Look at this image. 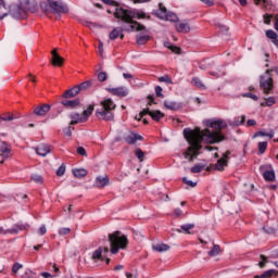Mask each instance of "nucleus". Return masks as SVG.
Instances as JSON below:
<instances>
[{
  "mask_svg": "<svg viewBox=\"0 0 278 278\" xmlns=\"http://www.w3.org/2000/svg\"><path fill=\"white\" fill-rule=\"evenodd\" d=\"M135 155L136 157H138V160L140 162H143L144 160V152H142V150L140 148H138L136 151H135Z\"/></svg>",
  "mask_w": 278,
  "mask_h": 278,
  "instance_id": "79ce46f5",
  "label": "nucleus"
},
{
  "mask_svg": "<svg viewBox=\"0 0 278 278\" xmlns=\"http://www.w3.org/2000/svg\"><path fill=\"white\" fill-rule=\"evenodd\" d=\"M41 277L43 278H51V277H58V275H51L49 271L41 273Z\"/></svg>",
  "mask_w": 278,
  "mask_h": 278,
  "instance_id": "0e129e2a",
  "label": "nucleus"
},
{
  "mask_svg": "<svg viewBox=\"0 0 278 278\" xmlns=\"http://www.w3.org/2000/svg\"><path fill=\"white\" fill-rule=\"evenodd\" d=\"M71 233V228H60L59 236H68Z\"/></svg>",
  "mask_w": 278,
  "mask_h": 278,
  "instance_id": "603ef678",
  "label": "nucleus"
},
{
  "mask_svg": "<svg viewBox=\"0 0 278 278\" xmlns=\"http://www.w3.org/2000/svg\"><path fill=\"white\" fill-rule=\"evenodd\" d=\"M261 260H262V262L258 263V266H260V268H264V266H266V264H268V258L264 254H261Z\"/></svg>",
  "mask_w": 278,
  "mask_h": 278,
  "instance_id": "de8ad7c7",
  "label": "nucleus"
},
{
  "mask_svg": "<svg viewBox=\"0 0 278 278\" xmlns=\"http://www.w3.org/2000/svg\"><path fill=\"white\" fill-rule=\"evenodd\" d=\"M99 81H105L108 79V74L105 72H100L98 74Z\"/></svg>",
  "mask_w": 278,
  "mask_h": 278,
  "instance_id": "864d4df0",
  "label": "nucleus"
},
{
  "mask_svg": "<svg viewBox=\"0 0 278 278\" xmlns=\"http://www.w3.org/2000/svg\"><path fill=\"white\" fill-rule=\"evenodd\" d=\"M265 181H275V170L267 169L263 173Z\"/></svg>",
  "mask_w": 278,
  "mask_h": 278,
  "instance_id": "473e14b6",
  "label": "nucleus"
},
{
  "mask_svg": "<svg viewBox=\"0 0 278 278\" xmlns=\"http://www.w3.org/2000/svg\"><path fill=\"white\" fill-rule=\"evenodd\" d=\"M21 268H23V265L21 263H14L12 266V273L16 274L18 273V270H21Z\"/></svg>",
  "mask_w": 278,
  "mask_h": 278,
  "instance_id": "3c124183",
  "label": "nucleus"
},
{
  "mask_svg": "<svg viewBox=\"0 0 278 278\" xmlns=\"http://www.w3.org/2000/svg\"><path fill=\"white\" fill-rule=\"evenodd\" d=\"M276 101H275V98L274 97H269L266 99V105L268 108H271V105H275Z\"/></svg>",
  "mask_w": 278,
  "mask_h": 278,
  "instance_id": "5fc2aeb1",
  "label": "nucleus"
},
{
  "mask_svg": "<svg viewBox=\"0 0 278 278\" xmlns=\"http://www.w3.org/2000/svg\"><path fill=\"white\" fill-rule=\"evenodd\" d=\"M184 184H186L187 186H190V188H197V182L192 181V180H188V178L184 177L182 178Z\"/></svg>",
  "mask_w": 278,
  "mask_h": 278,
  "instance_id": "8fccbe9b",
  "label": "nucleus"
},
{
  "mask_svg": "<svg viewBox=\"0 0 278 278\" xmlns=\"http://www.w3.org/2000/svg\"><path fill=\"white\" fill-rule=\"evenodd\" d=\"M266 136L267 138H275V130H269L268 132L264 131V130H260V131H256L254 135H253V138H260V137H264Z\"/></svg>",
  "mask_w": 278,
  "mask_h": 278,
  "instance_id": "c85d7f7f",
  "label": "nucleus"
},
{
  "mask_svg": "<svg viewBox=\"0 0 278 278\" xmlns=\"http://www.w3.org/2000/svg\"><path fill=\"white\" fill-rule=\"evenodd\" d=\"M155 94H156V97H161V98L164 97V94H162V87L161 86L155 87Z\"/></svg>",
  "mask_w": 278,
  "mask_h": 278,
  "instance_id": "052dcab7",
  "label": "nucleus"
},
{
  "mask_svg": "<svg viewBox=\"0 0 278 278\" xmlns=\"http://www.w3.org/2000/svg\"><path fill=\"white\" fill-rule=\"evenodd\" d=\"M31 179H33V181H35L36 184H42V181H43L42 176H40V175H38V174L33 175V176H31Z\"/></svg>",
  "mask_w": 278,
  "mask_h": 278,
  "instance_id": "09e8293b",
  "label": "nucleus"
},
{
  "mask_svg": "<svg viewBox=\"0 0 278 278\" xmlns=\"http://www.w3.org/2000/svg\"><path fill=\"white\" fill-rule=\"evenodd\" d=\"M124 140L127 144H136L138 140H144V138L140 135H136L135 132H130L126 137H124Z\"/></svg>",
  "mask_w": 278,
  "mask_h": 278,
  "instance_id": "6ab92c4d",
  "label": "nucleus"
},
{
  "mask_svg": "<svg viewBox=\"0 0 278 278\" xmlns=\"http://www.w3.org/2000/svg\"><path fill=\"white\" fill-rule=\"evenodd\" d=\"M27 229V226L16 224L10 229H3V227H0V236H8L10 233L11 236H16L18 231H25Z\"/></svg>",
  "mask_w": 278,
  "mask_h": 278,
  "instance_id": "f8f14e48",
  "label": "nucleus"
},
{
  "mask_svg": "<svg viewBox=\"0 0 278 278\" xmlns=\"http://www.w3.org/2000/svg\"><path fill=\"white\" fill-rule=\"evenodd\" d=\"M218 253H220V245H218V244H214L212 250L208 251L210 257H216V255H218Z\"/></svg>",
  "mask_w": 278,
  "mask_h": 278,
  "instance_id": "58836bf2",
  "label": "nucleus"
},
{
  "mask_svg": "<svg viewBox=\"0 0 278 278\" xmlns=\"http://www.w3.org/2000/svg\"><path fill=\"white\" fill-rule=\"evenodd\" d=\"M260 86L264 94H273L275 90V83L273 80V77L268 75V71H266V75H261Z\"/></svg>",
  "mask_w": 278,
  "mask_h": 278,
  "instance_id": "0eeeda50",
  "label": "nucleus"
},
{
  "mask_svg": "<svg viewBox=\"0 0 278 278\" xmlns=\"http://www.w3.org/2000/svg\"><path fill=\"white\" fill-rule=\"evenodd\" d=\"M20 4L22 5V9L25 10V14H27V12H36L38 10L36 2H31L29 0H23Z\"/></svg>",
  "mask_w": 278,
  "mask_h": 278,
  "instance_id": "f3484780",
  "label": "nucleus"
},
{
  "mask_svg": "<svg viewBox=\"0 0 278 278\" xmlns=\"http://www.w3.org/2000/svg\"><path fill=\"white\" fill-rule=\"evenodd\" d=\"M50 111L51 105L40 104L34 109L33 114H35V116H45L46 114H49Z\"/></svg>",
  "mask_w": 278,
  "mask_h": 278,
  "instance_id": "4468645a",
  "label": "nucleus"
},
{
  "mask_svg": "<svg viewBox=\"0 0 278 278\" xmlns=\"http://www.w3.org/2000/svg\"><path fill=\"white\" fill-rule=\"evenodd\" d=\"M153 251H156L157 253H164L165 251L170 250V245L166 243H156L152 245Z\"/></svg>",
  "mask_w": 278,
  "mask_h": 278,
  "instance_id": "393cba45",
  "label": "nucleus"
},
{
  "mask_svg": "<svg viewBox=\"0 0 278 278\" xmlns=\"http://www.w3.org/2000/svg\"><path fill=\"white\" fill-rule=\"evenodd\" d=\"M247 125L248 127H255V125H257V122L255 119H248Z\"/></svg>",
  "mask_w": 278,
  "mask_h": 278,
  "instance_id": "69168bd1",
  "label": "nucleus"
},
{
  "mask_svg": "<svg viewBox=\"0 0 278 278\" xmlns=\"http://www.w3.org/2000/svg\"><path fill=\"white\" fill-rule=\"evenodd\" d=\"M106 5H114L115 8L118 5V2L114 0H102Z\"/></svg>",
  "mask_w": 278,
  "mask_h": 278,
  "instance_id": "bf43d9fd",
  "label": "nucleus"
},
{
  "mask_svg": "<svg viewBox=\"0 0 278 278\" xmlns=\"http://www.w3.org/2000/svg\"><path fill=\"white\" fill-rule=\"evenodd\" d=\"M202 3H205V5H208V8H212L214 5V0H200Z\"/></svg>",
  "mask_w": 278,
  "mask_h": 278,
  "instance_id": "774afa93",
  "label": "nucleus"
},
{
  "mask_svg": "<svg viewBox=\"0 0 278 278\" xmlns=\"http://www.w3.org/2000/svg\"><path fill=\"white\" fill-rule=\"evenodd\" d=\"M110 248L108 247H99L91 254V260L94 264L97 262H105V255L111 253V255H116L121 250L125 251L129 245V239L127 236L123 235L121 231H115L109 235Z\"/></svg>",
  "mask_w": 278,
  "mask_h": 278,
  "instance_id": "f03ea898",
  "label": "nucleus"
},
{
  "mask_svg": "<svg viewBox=\"0 0 278 278\" xmlns=\"http://www.w3.org/2000/svg\"><path fill=\"white\" fill-rule=\"evenodd\" d=\"M164 108L166 110H172L173 112H177V110L181 109V105L177 102H172V101H164Z\"/></svg>",
  "mask_w": 278,
  "mask_h": 278,
  "instance_id": "cd10ccee",
  "label": "nucleus"
},
{
  "mask_svg": "<svg viewBox=\"0 0 278 278\" xmlns=\"http://www.w3.org/2000/svg\"><path fill=\"white\" fill-rule=\"evenodd\" d=\"M192 229H194V224H184L180 226V228L177 229V232L192 236L194 233L192 232Z\"/></svg>",
  "mask_w": 278,
  "mask_h": 278,
  "instance_id": "412c9836",
  "label": "nucleus"
},
{
  "mask_svg": "<svg viewBox=\"0 0 278 278\" xmlns=\"http://www.w3.org/2000/svg\"><path fill=\"white\" fill-rule=\"evenodd\" d=\"M152 14L153 16H156V18H160V21H170L172 23H177V21H179L177 14L168 12L166 7H164V3H159V10H153Z\"/></svg>",
  "mask_w": 278,
  "mask_h": 278,
  "instance_id": "423d86ee",
  "label": "nucleus"
},
{
  "mask_svg": "<svg viewBox=\"0 0 278 278\" xmlns=\"http://www.w3.org/2000/svg\"><path fill=\"white\" fill-rule=\"evenodd\" d=\"M147 114L151 116L152 121H155V123H160V121H162V118L165 116L160 110L151 111V109L147 108L140 112V117L147 116Z\"/></svg>",
  "mask_w": 278,
  "mask_h": 278,
  "instance_id": "9d476101",
  "label": "nucleus"
},
{
  "mask_svg": "<svg viewBox=\"0 0 278 278\" xmlns=\"http://www.w3.org/2000/svg\"><path fill=\"white\" fill-rule=\"evenodd\" d=\"M210 75L213 77H225V66H220L217 70L211 71Z\"/></svg>",
  "mask_w": 278,
  "mask_h": 278,
  "instance_id": "72a5a7b5",
  "label": "nucleus"
},
{
  "mask_svg": "<svg viewBox=\"0 0 278 278\" xmlns=\"http://www.w3.org/2000/svg\"><path fill=\"white\" fill-rule=\"evenodd\" d=\"M151 40L149 35H139L137 36V45H147Z\"/></svg>",
  "mask_w": 278,
  "mask_h": 278,
  "instance_id": "c9c22d12",
  "label": "nucleus"
},
{
  "mask_svg": "<svg viewBox=\"0 0 278 278\" xmlns=\"http://www.w3.org/2000/svg\"><path fill=\"white\" fill-rule=\"evenodd\" d=\"M70 118L72 119L70 125H77L78 123H85L84 116L80 115L79 113H72L70 115Z\"/></svg>",
  "mask_w": 278,
  "mask_h": 278,
  "instance_id": "a878e982",
  "label": "nucleus"
},
{
  "mask_svg": "<svg viewBox=\"0 0 278 278\" xmlns=\"http://www.w3.org/2000/svg\"><path fill=\"white\" fill-rule=\"evenodd\" d=\"M45 233H47V226L42 225L39 228V236H45Z\"/></svg>",
  "mask_w": 278,
  "mask_h": 278,
  "instance_id": "338daca9",
  "label": "nucleus"
},
{
  "mask_svg": "<svg viewBox=\"0 0 278 278\" xmlns=\"http://www.w3.org/2000/svg\"><path fill=\"white\" fill-rule=\"evenodd\" d=\"M14 155V152L12 151V146L8 143V141H1L0 143V157L2 159L0 161V164H5V160H10Z\"/></svg>",
  "mask_w": 278,
  "mask_h": 278,
  "instance_id": "6e6552de",
  "label": "nucleus"
},
{
  "mask_svg": "<svg viewBox=\"0 0 278 278\" xmlns=\"http://www.w3.org/2000/svg\"><path fill=\"white\" fill-rule=\"evenodd\" d=\"M64 173H66V165L62 164L58 169H56V176L62 177L64 176Z\"/></svg>",
  "mask_w": 278,
  "mask_h": 278,
  "instance_id": "a18cd8bd",
  "label": "nucleus"
},
{
  "mask_svg": "<svg viewBox=\"0 0 278 278\" xmlns=\"http://www.w3.org/2000/svg\"><path fill=\"white\" fill-rule=\"evenodd\" d=\"M273 275H277V270L269 269V270H266L265 273H263L261 275L254 276V278H270V277H273Z\"/></svg>",
  "mask_w": 278,
  "mask_h": 278,
  "instance_id": "e433bc0d",
  "label": "nucleus"
},
{
  "mask_svg": "<svg viewBox=\"0 0 278 278\" xmlns=\"http://www.w3.org/2000/svg\"><path fill=\"white\" fill-rule=\"evenodd\" d=\"M123 31H134V26H121V27H115L113 30L110 33L109 38L110 40H116V38H125V34Z\"/></svg>",
  "mask_w": 278,
  "mask_h": 278,
  "instance_id": "1a4fd4ad",
  "label": "nucleus"
},
{
  "mask_svg": "<svg viewBox=\"0 0 278 278\" xmlns=\"http://www.w3.org/2000/svg\"><path fill=\"white\" fill-rule=\"evenodd\" d=\"M243 97H248L249 99H252L253 101H258V99H260V98H257L256 94H253L251 92L243 94Z\"/></svg>",
  "mask_w": 278,
  "mask_h": 278,
  "instance_id": "13d9d810",
  "label": "nucleus"
},
{
  "mask_svg": "<svg viewBox=\"0 0 278 278\" xmlns=\"http://www.w3.org/2000/svg\"><path fill=\"white\" fill-rule=\"evenodd\" d=\"M244 121H247V116L241 115L233 117V119H228V125L230 127H240V125H244Z\"/></svg>",
  "mask_w": 278,
  "mask_h": 278,
  "instance_id": "aec40b11",
  "label": "nucleus"
},
{
  "mask_svg": "<svg viewBox=\"0 0 278 278\" xmlns=\"http://www.w3.org/2000/svg\"><path fill=\"white\" fill-rule=\"evenodd\" d=\"M113 14L117 18V23H124L126 27H132V31H144V29H147L144 25L134 21V18H147L151 21V15H147L144 11L125 9L119 4L115 7Z\"/></svg>",
  "mask_w": 278,
  "mask_h": 278,
  "instance_id": "7ed1b4c3",
  "label": "nucleus"
},
{
  "mask_svg": "<svg viewBox=\"0 0 278 278\" xmlns=\"http://www.w3.org/2000/svg\"><path fill=\"white\" fill-rule=\"evenodd\" d=\"M207 127L210 129L201 130L195 128L194 130L190 128L184 129V136L189 142L190 147L184 152V157L189 160V162H194L199 155V150L202 149L201 142H207L208 144H215V142H223L225 140L222 134L223 129H227V122L225 119L208 121Z\"/></svg>",
  "mask_w": 278,
  "mask_h": 278,
  "instance_id": "f257e3e1",
  "label": "nucleus"
},
{
  "mask_svg": "<svg viewBox=\"0 0 278 278\" xmlns=\"http://www.w3.org/2000/svg\"><path fill=\"white\" fill-rule=\"evenodd\" d=\"M52 60L51 64L52 66H63L64 65V58L60 56L58 53V49H53L51 51Z\"/></svg>",
  "mask_w": 278,
  "mask_h": 278,
  "instance_id": "dca6fc26",
  "label": "nucleus"
},
{
  "mask_svg": "<svg viewBox=\"0 0 278 278\" xmlns=\"http://www.w3.org/2000/svg\"><path fill=\"white\" fill-rule=\"evenodd\" d=\"M35 151L37 155H40L41 157H47V155L51 153V146L47 143H41L37 148H35Z\"/></svg>",
  "mask_w": 278,
  "mask_h": 278,
  "instance_id": "2eb2a0df",
  "label": "nucleus"
},
{
  "mask_svg": "<svg viewBox=\"0 0 278 278\" xmlns=\"http://www.w3.org/2000/svg\"><path fill=\"white\" fill-rule=\"evenodd\" d=\"M102 108L96 111V116L99 121H114V110H116V104L112 99H104L101 101Z\"/></svg>",
  "mask_w": 278,
  "mask_h": 278,
  "instance_id": "20e7f679",
  "label": "nucleus"
},
{
  "mask_svg": "<svg viewBox=\"0 0 278 278\" xmlns=\"http://www.w3.org/2000/svg\"><path fill=\"white\" fill-rule=\"evenodd\" d=\"M110 184V178L108 176H98L96 178L97 188H105Z\"/></svg>",
  "mask_w": 278,
  "mask_h": 278,
  "instance_id": "b1692460",
  "label": "nucleus"
},
{
  "mask_svg": "<svg viewBox=\"0 0 278 278\" xmlns=\"http://www.w3.org/2000/svg\"><path fill=\"white\" fill-rule=\"evenodd\" d=\"M77 94H79V88L77 86L66 90L62 97L63 99H73L75 97H77Z\"/></svg>",
  "mask_w": 278,
  "mask_h": 278,
  "instance_id": "4be33fe9",
  "label": "nucleus"
},
{
  "mask_svg": "<svg viewBox=\"0 0 278 278\" xmlns=\"http://www.w3.org/2000/svg\"><path fill=\"white\" fill-rule=\"evenodd\" d=\"M217 27L219 28L222 34H227V31H229V27H227V26H225L223 24H218Z\"/></svg>",
  "mask_w": 278,
  "mask_h": 278,
  "instance_id": "4d7b16f0",
  "label": "nucleus"
},
{
  "mask_svg": "<svg viewBox=\"0 0 278 278\" xmlns=\"http://www.w3.org/2000/svg\"><path fill=\"white\" fill-rule=\"evenodd\" d=\"M266 149H268V142H266V141L258 142V152L261 154L266 153Z\"/></svg>",
  "mask_w": 278,
  "mask_h": 278,
  "instance_id": "ea45409f",
  "label": "nucleus"
},
{
  "mask_svg": "<svg viewBox=\"0 0 278 278\" xmlns=\"http://www.w3.org/2000/svg\"><path fill=\"white\" fill-rule=\"evenodd\" d=\"M92 112H94V105H89L88 109L83 112V121L85 123L88 121V117L92 115Z\"/></svg>",
  "mask_w": 278,
  "mask_h": 278,
  "instance_id": "f704fd0d",
  "label": "nucleus"
},
{
  "mask_svg": "<svg viewBox=\"0 0 278 278\" xmlns=\"http://www.w3.org/2000/svg\"><path fill=\"white\" fill-rule=\"evenodd\" d=\"M192 84H194V86H197V88H205V86L203 85V81H201L198 77H194L192 79Z\"/></svg>",
  "mask_w": 278,
  "mask_h": 278,
  "instance_id": "49530a36",
  "label": "nucleus"
},
{
  "mask_svg": "<svg viewBox=\"0 0 278 278\" xmlns=\"http://www.w3.org/2000/svg\"><path fill=\"white\" fill-rule=\"evenodd\" d=\"M77 153H78V155L86 156V149L84 147H78L77 148Z\"/></svg>",
  "mask_w": 278,
  "mask_h": 278,
  "instance_id": "e2e57ef3",
  "label": "nucleus"
},
{
  "mask_svg": "<svg viewBox=\"0 0 278 278\" xmlns=\"http://www.w3.org/2000/svg\"><path fill=\"white\" fill-rule=\"evenodd\" d=\"M73 129H75V128L68 126V127H66L63 131H64L65 136L71 137V136H73Z\"/></svg>",
  "mask_w": 278,
  "mask_h": 278,
  "instance_id": "6e6d98bb",
  "label": "nucleus"
},
{
  "mask_svg": "<svg viewBox=\"0 0 278 278\" xmlns=\"http://www.w3.org/2000/svg\"><path fill=\"white\" fill-rule=\"evenodd\" d=\"M231 155V151H226L222 159H219L214 165L215 170H225V166H227V161Z\"/></svg>",
  "mask_w": 278,
  "mask_h": 278,
  "instance_id": "ddd939ff",
  "label": "nucleus"
},
{
  "mask_svg": "<svg viewBox=\"0 0 278 278\" xmlns=\"http://www.w3.org/2000/svg\"><path fill=\"white\" fill-rule=\"evenodd\" d=\"M270 18H273V15H268V14L264 15L265 25H270Z\"/></svg>",
  "mask_w": 278,
  "mask_h": 278,
  "instance_id": "680f3d73",
  "label": "nucleus"
},
{
  "mask_svg": "<svg viewBox=\"0 0 278 278\" xmlns=\"http://www.w3.org/2000/svg\"><path fill=\"white\" fill-rule=\"evenodd\" d=\"M40 8L45 14H49V12L52 14H65V12H68V9L62 1L55 0L42 1L40 2Z\"/></svg>",
  "mask_w": 278,
  "mask_h": 278,
  "instance_id": "39448f33",
  "label": "nucleus"
},
{
  "mask_svg": "<svg viewBox=\"0 0 278 278\" xmlns=\"http://www.w3.org/2000/svg\"><path fill=\"white\" fill-rule=\"evenodd\" d=\"M108 91L115 97H127L129 94V90L126 87L109 88Z\"/></svg>",
  "mask_w": 278,
  "mask_h": 278,
  "instance_id": "a211bd4d",
  "label": "nucleus"
},
{
  "mask_svg": "<svg viewBox=\"0 0 278 278\" xmlns=\"http://www.w3.org/2000/svg\"><path fill=\"white\" fill-rule=\"evenodd\" d=\"M266 37L269 38V40H277L278 38V35L277 33H275V30L273 29H269V30H266Z\"/></svg>",
  "mask_w": 278,
  "mask_h": 278,
  "instance_id": "a19ab883",
  "label": "nucleus"
},
{
  "mask_svg": "<svg viewBox=\"0 0 278 278\" xmlns=\"http://www.w3.org/2000/svg\"><path fill=\"white\" fill-rule=\"evenodd\" d=\"M73 175L74 177L81 179V177H86V175H88V170H86L85 168L73 169Z\"/></svg>",
  "mask_w": 278,
  "mask_h": 278,
  "instance_id": "4c0bfd02",
  "label": "nucleus"
},
{
  "mask_svg": "<svg viewBox=\"0 0 278 278\" xmlns=\"http://www.w3.org/2000/svg\"><path fill=\"white\" fill-rule=\"evenodd\" d=\"M16 118H21L18 115H14L12 113H2L0 114V121H16Z\"/></svg>",
  "mask_w": 278,
  "mask_h": 278,
  "instance_id": "7c9ffc66",
  "label": "nucleus"
},
{
  "mask_svg": "<svg viewBox=\"0 0 278 278\" xmlns=\"http://www.w3.org/2000/svg\"><path fill=\"white\" fill-rule=\"evenodd\" d=\"M175 27L179 34H188L190 31V24L188 23L179 22Z\"/></svg>",
  "mask_w": 278,
  "mask_h": 278,
  "instance_id": "5701e85b",
  "label": "nucleus"
},
{
  "mask_svg": "<svg viewBox=\"0 0 278 278\" xmlns=\"http://www.w3.org/2000/svg\"><path fill=\"white\" fill-rule=\"evenodd\" d=\"M10 15L16 21H20V18H25L27 16V14L25 13V9H23L21 3L11 5Z\"/></svg>",
  "mask_w": 278,
  "mask_h": 278,
  "instance_id": "9b49d317",
  "label": "nucleus"
},
{
  "mask_svg": "<svg viewBox=\"0 0 278 278\" xmlns=\"http://www.w3.org/2000/svg\"><path fill=\"white\" fill-rule=\"evenodd\" d=\"M92 84H94L93 80H87L76 87L78 88V92H84V90H90V88H92Z\"/></svg>",
  "mask_w": 278,
  "mask_h": 278,
  "instance_id": "c756f323",
  "label": "nucleus"
},
{
  "mask_svg": "<svg viewBox=\"0 0 278 278\" xmlns=\"http://www.w3.org/2000/svg\"><path fill=\"white\" fill-rule=\"evenodd\" d=\"M159 81H162L164 84H173V78H170V76L168 75H165V76L159 77Z\"/></svg>",
  "mask_w": 278,
  "mask_h": 278,
  "instance_id": "c03bdc74",
  "label": "nucleus"
},
{
  "mask_svg": "<svg viewBox=\"0 0 278 278\" xmlns=\"http://www.w3.org/2000/svg\"><path fill=\"white\" fill-rule=\"evenodd\" d=\"M61 103L64 105V108H70L71 110L77 108L79 105V99L75 100H63Z\"/></svg>",
  "mask_w": 278,
  "mask_h": 278,
  "instance_id": "bb28decb",
  "label": "nucleus"
},
{
  "mask_svg": "<svg viewBox=\"0 0 278 278\" xmlns=\"http://www.w3.org/2000/svg\"><path fill=\"white\" fill-rule=\"evenodd\" d=\"M203 168H205L204 165L197 164L193 167H191V173H193V174L201 173V170H203Z\"/></svg>",
  "mask_w": 278,
  "mask_h": 278,
  "instance_id": "37998d69",
  "label": "nucleus"
},
{
  "mask_svg": "<svg viewBox=\"0 0 278 278\" xmlns=\"http://www.w3.org/2000/svg\"><path fill=\"white\" fill-rule=\"evenodd\" d=\"M164 47H166V49H169V51L176 53L177 55L181 54V48L173 46L169 41L164 42Z\"/></svg>",
  "mask_w": 278,
  "mask_h": 278,
  "instance_id": "2f4dec72",
  "label": "nucleus"
}]
</instances>
